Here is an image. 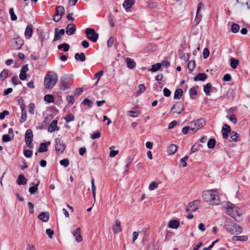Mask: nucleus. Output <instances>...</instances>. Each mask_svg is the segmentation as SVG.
<instances>
[{
	"instance_id": "nucleus-1",
	"label": "nucleus",
	"mask_w": 250,
	"mask_h": 250,
	"mask_svg": "<svg viewBox=\"0 0 250 250\" xmlns=\"http://www.w3.org/2000/svg\"><path fill=\"white\" fill-rule=\"evenodd\" d=\"M204 201L211 205H217L220 204V200L216 190L208 189L203 192Z\"/></svg>"
},
{
	"instance_id": "nucleus-2",
	"label": "nucleus",
	"mask_w": 250,
	"mask_h": 250,
	"mask_svg": "<svg viewBox=\"0 0 250 250\" xmlns=\"http://www.w3.org/2000/svg\"><path fill=\"white\" fill-rule=\"evenodd\" d=\"M227 209V213L234 218L236 221L240 219V215L238 208L230 203H228L225 206Z\"/></svg>"
},
{
	"instance_id": "nucleus-3",
	"label": "nucleus",
	"mask_w": 250,
	"mask_h": 250,
	"mask_svg": "<svg viewBox=\"0 0 250 250\" xmlns=\"http://www.w3.org/2000/svg\"><path fill=\"white\" fill-rule=\"evenodd\" d=\"M58 80L57 75L55 73L49 74L48 73L45 76L44 84L46 88H51L56 84Z\"/></svg>"
},
{
	"instance_id": "nucleus-4",
	"label": "nucleus",
	"mask_w": 250,
	"mask_h": 250,
	"mask_svg": "<svg viewBox=\"0 0 250 250\" xmlns=\"http://www.w3.org/2000/svg\"><path fill=\"white\" fill-rule=\"evenodd\" d=\"M206 125V122L203 118L196 120L190 123V130L195 132L203 127Z\"/></svg>"
},
{
	"instance_id": "nucleus-5",
	"label": "nucleus",
	"mask_w": 250,
	"mask_h": 250,
	"mask_svg": "<svg viewBox=\"0 0 250 250\" xmlns=\"http://www.w3.org/2000/svg\"><path fill=\"white\" fill-rule=\"evenodd\" d=\"M85 34L86 38L89 40L91 41L94 42H96L99 38L98 33H97L93 28H86L85 30Z\"/></svg>"
},
{
	"instance_id": "nucleus-6",
	"label": "nucleus",
	"mask_w": 250,
	"mask_h": 250,
	"mask_svg": "<svg viewBox=\"0 0 250 250\" xmlns=\"http://www.w3.org/2000/svg\"><path fill=\"white\" fill-rule=\"evenodd\" d=\"M71 84V81L67 76L62 77L60 81V88L62 90L68 89Z\"/></svg>"
},
{
	"instance_id": "nucleus-7",
	"label": "nucleus",
	"mask_w": 250,
	"mask_h": 250,
	"mask_svg": "<svg viewBox=\"0 0 250 250\" xmlns=\"http://www.w3.org/2000/svg\"><path fill=\"white\" fill-rule=\"evenodd\" d=\"M55 150L58 153L62 154L65 149L66 146L60 138L56 139Z\"/></svg>"
},
{
	"instance_id": "nucleus-8",
	"label": "nucleus",
	"mask_w": 250,
	"mask_h": 250,
	"mask_svg": "<svg viewBox=\"0 0 250 250\" xmlns=\"http://www.w3.org/2000/svg\"><path fill=\"white\" fill-rule=\"evenodd\" d=\"M23 43V40L21 38L18 36L13 40L12 47L14 49L18 50L21 47Z\"/></svg>"
},
{
	"instance_id": "nucleus-9",
	"label": "nucleus",
	"mask_w": 250,
	"mask_h": 250,
	"mask_svg": "<svg viewBox=\"0 0 250 250\" xmlns=\"http://www.w3.org/2000/svg\"><path fill=\"white\" fill-rule=\"evenodd\" d=\"M184 110V106L182 104L180 103H176L174 104L171 109V111L173 113L180 114Z\"/></svg>"
},
{
	"instance_id": "nucleus-10",
	"label": "nucleus",
	"mask_w": 250,
	"mask_h": 250,
	"mask_svg": "<svg viewBox=\"0 0 250 250\" xmlns=\"http://www.w3.org/2000/svg\"><path fill=\"white\" fill-rule=\"evenodd\" d=\"M222 135L224 139H227L229 137V133L230 134L231 129L230 127L227 124H224L223 126L222 129Z\"/></svg>"
},
{
	"instance_id": "nucleus-11",
	"label": "nucleus",
	"mask_w": 250,
	"mask_h": 250,
	"mask_svg": "<svg viewBox=\"0 0 250 250\" xmlns=\"http://www.w3.org/2000/svg\"><path fill=\"white\" fill-rule=\"evenodd\" d=\"M112 229L114 233H118L121 231V223L118 219L115 220V224L112 227Z\"/></svg>"
},
{
	"instance_id": "nucleus-12",
	"label": "nucleus",
	"mask_w": 250,
	"mask_h": 250,
	"mask_svg": "<svg viewBox=\"0 0 250 250\" xmlns=\"http://www.w3.org/2000/svg\"><path fill=\"white\" fill-rule=\"evenodd\" d=\"M76 30V27L74 24H68L66 28V33L68 35H71L74 34Z\"/></svg>"
},
{
	"instance_id": "nucleus-13",
	"label": "nucleus",
	"mask_w": 250,
	"mask_h": 250,
	"mask_svg": "<svg viewBox=\"0 0 250 250\" xmlns=\"http://www.w3.org/2000/svg\"><path fill=\"white\" fill-rule=\"evenodd\" d=\"M58 121L56 120H53L48 127V131L49 132H53L55 130H59L60 128L57 126Z\"/></svg>"
},
{
	"instance_id": "nucleus-14",
	"label": "nucleus",
	"mask_w": 250,
	"mask_h": 250,
	"mask_svg": "<svg viewBox=\"0 0 250 250\" xmlns=\"http://www.w3.org/2000/svg\"><path fill=\"white\" fill-rule=\"evenodd\" d=\"M33 32V30L32 25L31 24H28L26 26L24 32V35L25 36V38L28 39H30L32 35Z\"/></svg>"
},
{
	"instance_id": "nucleus-15",
	"label": "nucleus",
	"mask_w": 250,
	"mask_h": 250,
	"mask_svg": "<svg viewBox=\"0 0 250 250\" xmlns=\"http://www.w3.org/2000/svg\"><path fill=\"white\" fill-rule=\"evenodd\" d=\"M81 229L80 228H78L72 232L73 236L76 237V241L78 242H80L83 240L82 235L80 234Z\"/></svg>"
},
{
	"instance_id": "nucleus-16",
	"label": "nucleus",
	"mask_w": 250,
	"mask_h": 250,
	"mask_svg": "<svg viewBox=\"0 0 250 250\" xmlns=\"http://www.w3.org/2000/svg\"><path fill=\"white\" fill-rule=\"evenodd\" d=\"M135 0H125L124 1L123 6L126 11H128L131 7L134 4Z\"/></svg>"
},
{
	"instance_id": "nucleus-17",
	"label": "nucleus",
	"mask_w": 250,
	"mask_h": 250,
	"mask_svg": "<svg viewBox=\"0 0 250 250\" xmlns=\"http://www.w3.org/2000/svg\"><path fill=\"white\" fill-rule=\"evenodd\" d=\"M235 224H236L230 221H226L225 227L227 231L232 234V232L234 230V229H235Z\"/></svg>"
},
{
	"instance_id": "nucleus-18",
	"label": "nucleus",
	"mask_w": 250,
	"mask_h": 250,
	"mask_svg": "<svg viewBox=\"0 0 250 250\" xmlns=\"http://www.w3.org/2000/svg\"><path fill=\"white\" fill-rule=\"evenodd\" d=\"M50 144V142H47L46 143H42L40 144V147L38 149V152L40 153H42L45 151H47V146L49 145Z\"/></svg>"
},
{
	"instance_id": "nucleus-19",
	"label": "nucleus",
	"mask_w": 250,
	"mask_h": 250,
	"mask_svg": "<svg viewBox=\"0 0 250 250\" xmlns=\"http://www.w3.org/2000/svg\"><path fill=\"white\" fill-rule=\"evenodd\" d=\"M27 180L23 174H20L18 176L17 183L19 185H24L26 184Z\"/></svg>"
},
{
	"instance_id": "nucleus-20",
	"label": "nucleus",
	"mask_w": 250,
	"mask_h": 250,
	"mask_svg": "<svg viewBox=\"0 0 250 250\" xmlns=\"http://www.w3.org/2000/svg\"><path fill=\"white\" fill-rule=\"evenodd\" d=\"M207 78V75L204 73H198L194 78V81H204Z\"/></svg>"
},
{
	"instance_id": "nucleus-21",
	"label": "nucleus",
	"mask_w": 250,
	"mask_h": 250,
	"mask_svg": "<svg viewBox=\"0 0 250 250\" xmlns=\"http://www.w3.org/2000/svg\"><path fill=\"white\" fill-rule=\"evenodd\" d=\"M38 218L43 222H46L49 218V214L48 212H42L39 215Z\"/></svg>"
},
{
	"instance_id": "nucleus-22",
	"label": "nucleus",
	"mask_w": 250,
	"mask_h": 250,
	"mask_svg": "<svg viewBox=\"0 0 250 250\" xmlns=\"http://www.w3.org/2000/svg\"><path fill=\"white\" fill-rule=\"evenodd\" d=\"M230 139H231L230 141L231 142H236L240 141V135L236 132L234 131H231L230 132Z\"/></svg>"
},
{
	"instance_id": "nucleus-23",
	"label": "nucleus",
	"mask_w": 250,
	"mask_h": 250,
	"mask_svg": "<svg viewBox=\"0 0 250 250\" xmlns=\"http://www.w3.org/2000/svg\"><path fill=\"white\" fill-rule=\"evenodd\" d=\"M125 62L127 67L130 69H133L136 66L135 62L130 58H127L125 59Z\"/></svg>"
},
{
	"instance_id": "nucleus-24",
	"label": "nucleus",
	"mask_w": 250,
	"mask_h": 250,
	"mask_svg": "<svg viewBox=\"0 0 250 250\" xmlns=\"http://www.w3.org/2000/svg\"><path fill=\"white\" fill-rule=\"evenodd\" d=\"M9 74V71L7 69H4L0 73V81H3L7 78Z\"/></svg>"
},
{
	"instance_id": "nucleus-25",
	"label": "nucleus",
	"mask_w": 250,
	"mask_h": 250,
	"mask_svg": "<svg viewBox=\"0 0 250 250\" xmlns=\"http://www.w3.org/2000/svg\"><path fill=\"white\" fill-rule=\"evenodd\" d=\"M179 222L176 220H173L169 221L168 223V227L170 228L176 229L179 226Z\"/></svg>"
},
{
	"instance_id": "nucleus-26",
	"label": "nucleus",
	"mask_w": 250,
	"mask_h": 250,
	"mask_svg": "<svg viewBox=\"0 0 250 250\" xmlns=\"http://www.w3.org/2000/svg\"><path fill=\"white\" fill-rule=\"evenodd\" d=\"M199 203V201L195 200L189 203L188 205L190 208H191V211H194L198 208V204Z\"/></svg>"
},
{
	"instance_id": "nucleus-27",
	"label": "nucleus",
	"mask_w": 250,
	"mask_h": 250,
	"mask_svg": "<svg viewBox=\"0 0 250 250\" xmlns=\"http://www.w3.org/2000/svg\"><path fill=\"white\" fill-rule=\"evenodd\" d=\"M177 150V146L174 144H171L168 148L167 152L169 154H174Z\"/></svg>"
},
{
	"instance_id": "nucleus-28",
	"label": "nucleus",
	"mask_w": 250,
	"mask_h": 250,
	"mask_svg": "<svg viewBox=\"0 0 250 250\" xmlns=\"http://www.w3.org/2000/svg\"><path fill=\"white\" fill-rule=\"evenodd\" d=\"M75 59L77 61H81V62H84L85 59V55L83 53H77L75 55Z\"/></svg>"
},
{
	"instance_id": "nucleus-29",
	"label": "nucleus",
	"mask_w": 250,
	"mask_h": 250,
	"mask_svg": "<svg viewBox=\"0 0 250 250\" xmlns=\"http://www.w3.org/2000/svg\"><path fill=\"white\" fill-rule=\"evenodd\" d=\"M212 90V85L210 83H207L204 86V91L207 95H209Z\"/></svg>"
},
{
	"instance_id": "nucleus-30",
	"label": "nucleus",
	"mask_w": 250,
	"mask_h": 250,
	"mask_svg": "<svg viewBox=\"0 0 250 250\" xmlns=\"http://www.w3.org/2000/svg\"><path fill=\"white\" fill-rule=\"evenodd\" d=\"M39 181L38 182V184L36 185H35L34 183H32L30 184V187L29 189V191L31 194H34L36 191H37L38 189V187L39 185Z\"/></svg>"
},
{
	"instance_id": "nucleus-31",
	"label": "nucleus",
	"mask_w": 250,
	"mask_h": 250,
	"mask_svg": "<svg viewBox=\"0 0 250 250\" xmlns=\"http://www.w3.org/2000/svg\"><path fill=\"white\" fill-rule=\"evenodd\" d=\"M57 15L62 17L64 13V8L62 6H58L56 7Z\"/></svg>"
},
{
	"instance_id": "nucleus-32",
	"label": "nucleus",
	"mask_w": 250,
	"mask_h": 250,
	"mask_svg": "<svg viewBox=\"0 0 250 250\" xmlns=\"http://www.w3.org/2000/svg\"><path fill=\"white\" fill-rule=\"evenodd\" d=\"M233 241H247L248 239V238L246 235L243 236H233L232 238Z\"/></svg>"
},
{
	"instance_id": "nucleus-33",
	"label": "nucleus",
	"mask_w": 250,
	"mask_h": 250,
	"mask_svg": "<svg viewBox=\"0 0 250 250\" xmlns=\"http://www.w3.org/2000/svg\"><path fill=\"white\" fill-rule=\"evenodd\" d=\"M183 93V92L182 89H176L174 92V99L178 100L180 99L182 97Z\"/></svg>"
},
{
	"instance_id": "nucleus-34",
	"label": "nucleus",
	"mask_w": 250,
	"mask_h": 250,
	"mask_svg": "<svg viewBox=\"0 0 250 250\" xmlns=\"http://www.w3.org/2000/svg\"><path fill=\"white\" fill-rule=\"evenodd\" d=\"M33 134L31 129H28L25 134V140H33Z\"/></svg>"
},
{
	"instance_id": "nucleus-35",
	"label": "nucleus",
	"mask_w": 250,
	"mask_h": 250,
	"mask_svg": "<svg viewBox=\"0 0 250 250\" xmlns=\"http://www.w3.org/2000/svg\"><path fill=\"white\" fill-rule=\"evenodd\" d=\"M161 67V64L160 63H157L155 64H153L151 68L148 69L149 71H151L152 72H156L158 71Z\"/></svg>"
},
{
	"instance_id": "nucleus-36",
	"label": "nucleus",
	"mask_w": 250,
	"mask_h": 250,
	"mask_svg": "<svg viewBox=\"0 0 250 250\" xmlns=\"http://www.w3.org/2000/svg\"><path fill=\"white\" fill-rule=\"evenodd\" d=\"M69 45L68 44L64 43L62 44H60L58 46V49L61 50L63 49V51L67 52L69 49Z\"/></svg>"
},
{
	"instance_id": "nucleus-37",
	"label": "nucleus",
	"mask_w": 250,
	"mask_h": 250,
	"mask_svg": "<svg viewBox=\"0 0 250 250\" xmlns=\"http://www.w3.org/2000/svg\"><path fill=\"white\" fill-rule=\"evenodd\" d=\"M239 64V61L235 59L232 58L230 59V66L233 69L237 68Z\"/></svg>"
},
{
	"instance_id": "nucleus-38",
	"label": "nucleus",
	"mask_w": 250,
	"mask_h": 250,
	"mask_svg": "<svg viewBox=\"0 0 250 250\" xmlns=\"http://www.w3.org/2000/svg\"><path fill=\"white\" fill-rule=\"evenodd\" d=\"M243 231V229L239 225L235 224V229H234L233 231L232 232V234H240Z\"/></svg>"
},
{
	"instance_id": "nucleus-39",
	"label": "nucleus",
	"mask_w": 250,
	"mask_h": 250,
	"mask_svg": "<svg viewBox=\"0 0 250 250\" xmlns=\"http://www.w3.org/2000/svg\"><path fill=\"white\" fill-rule=\"evenodd\" d=\"M215 144H216V140L215 139H213V138L210 139L208 141V144H207L208 147L209 148H213L214 147Z\"/></svg>"
},
{
	"instance_id": "nucleus-40",
	"label": "nucleus",
	"mask_w": 250,
	"mask_h": 250,
	"mask_svg": "<svg viewBox=\"0 0 250 250\" xmlns=\"http://www.w3.org/2000/svg\"><path fill=\"white\" fill-rule=\"evenodd\" d=\"M44 100L48 103H51L54 102V97L52 95L47 94L44 97Z\"/></svg>"
},
{
	"instance_id": "nucleus-41",
	"label": "nucleus",
	"mask_w": 250,
	"mask_h": 250,
	"mask_svg": "<svg viewBox=\"0 0 250 250\" xmlns=\"http://www.w3.org/2000/svg\"><path fill=\"white\" fill-rule=\"evenodd\" d=\"M200 148V145L199 144H194L191 148V153H195L198 151Z\"/></svg>"
},
{
	"instance_id": "nucleus-42",
	"label": "nucleus",
	"mask_w": 250,
	"mask_h": 250,
	"mask_svg": "<svg viewBox=\"0 0 250 250\" xmlns=\"http://www.w3.org/2000/svg\"><path fill=\"white\" fill-rule=\"evenodd\" d=\"M74 116L71 114H67L65 117L64 119L67 123H69L74 120Z\"/></svg>"
},
{
	"instance_id": "nucleus-43",
	"label": "nucleus",
	"mask_w": 250,
	"mask_h": 250,
	"mask_svg": "<svg viewBox=\"0 0 250 250\" xmlns=\"http://www.w3.org/2000/svg\"><path fill=\"white\" fill-rule=\"evenodd\" d=\"M240 27L239 25L236 23H233L231 27V31L234 33H236L238 32Z\"/></svg>"
},
{
	"instance_id": "nucleus-44",
	"label": "nucleus",
	"mask_w": 250,
	"mask_h": 250,
	"mask_svg": "<svg viewBox=\"0 0 250 250\" xmlns=\"http://www.w3.org/2000/svg\"><path fill=\"white\" fill-rule=\"evenodd\" d=\"M189 94L190 95V98L192 99H193L194 98V96L197 95V92L195 88L192 87L189 89Z\"/></svg>"
},
{
	"instance_id": "nucleus-45",
	"label": "nucleus",
	"mask_w": 250,
	"mask_h": 250,
	"mask_svg": "<svg viewBox=\"0 0 250 250\" xmlns=\"http://www.w3.org/2000/svg\"><path fill=\"white\" fill-rule=\"evenodd\" d=\"M195 67V62L194 61H190L188 64V68L190 71L193 70Z\"/></svg>"
},
{
	"instance_id": "nucleus-46",
	"label": "nucleus",
	"mask_w": 250,
	"mask_h": 250,
	"mask_svg": "<svg viewBox=\"0 0 250 250\" xmlns=\"http://www.w3.org/2000/svg\"><path fill=\"white\" fill-rule=\"evenodd\" d=\"M60 164L61 166L66 167L69 164V161L68 159H63L60 161Z\"/></svg>"
},
{
	"instance_id": "nucleus-47",
	"label": "nucleus",
	"mask_w": 250,
	"mask_h": 250,
	"mask_svg": "<svg viewBox=\"0 0 250 250\" xmlns=\"http://www.w3.org/2000/svg\"><path fill=\"white\" fill-rule=\"evenodd\" d=\"M96 186L94 184V179L92 178L91 180V189L94 200H95L96 197Z\"/></svg>"
},
{
	"instance_id": "nucleus-48",
	"label": "nucleus",
	"mask_w": 250,
	"mask_h": 250,
	"mask_svg": "<svg viewBox=\"0 0 250 250\" xmlns=\"http://www.w3.org/2000/svg\"><path fill=\"white\" fill-rule=\"evenodd\" d=\"M66 101L68 104L70 105H73L75 102V99L72 96L68 95L66 98Z\"/></svg>"
},
{
	"instance_id": "nucleus-49",
	"label": "nucleus",
	"mask_w": 250,
	"mask_h": 250,
	"mask_svg": "<svg viewBox=\"0 0 250 250\" xmlns=\"http://www.w3.org/2000/svg\"><path fill=\"white\" fill-rule=\"evenodd\" d=\"M57 31H58V28H55V36H54V38L53 39V42H55L58 40H60V42H61L62 41V39L61 37V35L57 33Z\"/></svg>"
},
{
	"instance_id": "nucleus-50",
	"label": "nucleus",
	"mask_w": 250,
	"mask_h": 250,
	"mask_svg": "<svg viewBox=\"0 0 250 250\" xmlns=\"http://www.w3.org/2000/svg\"><path fill=\"white\" fill-rule=\"evenodd\" d=\"M158 187V185L155 182H152L150 183L149 185V189L150 190H153L157 188Z\"/></svg>"
},
{
	"instance_id": "nucleus-51",
	"label": "nucleus",
	"mask_w": 250,
	"mask_h": 250,
	"mask_svg": "<svg viewBox=\"0 0 250 250\" xmlns=\"http://www.w3.org/2000/svg\"><path fill=\"white\" fill-rule=\"evenodd\" d=\"M18 78L17 76H13L11 78V82L14 85H17L18 84H21V82L19 81L18 83Z\"/></svg>"
},
{
	"instance_id": "nucleus-52",
	"label": "nucleus",
	"mask_w": 250,
	"mask_h": 250,
	"mask_svg": "<svg viewBox=\"0 0 250 250\" xmlns=\"http://www.w3.org/2000/svg\"><path fill=\"white\" fill-rule=\"evenodd\" d=\"M26 118H27V114H26V111L21 112V116L20 119V122L21 123H23L25 122V121L26 120Z\"/></svg>"
},
{
	"instance_id": "nucleus-53",
	"label": "nucleus",
	"mask_w": 250,
	"mask_h": 250,
	"mask_svg": "<svg viewBox=\"0 0 250 250\" xmlns=\"http://www.w3.org/2000/svg\"><path fill=\"white\" fill-rule=\"evenodd\" d=\"M32 151L30 149L24 150L23 152L24 155L26 158H30L32 155Z\"/></svg>"
},
{
	"instance_id": "nucleus-54",
	"label": "nucleus",
	"mask_w": 250,
	"mask_h": 250,
	"mask_svg": "<svg viewBox=\"0 0 250 250\" xmlns=\"http://www.w3.org/2000/svg\"><path fill=\"white\" fill-rule=\"evenodd\" d=\"M138 88H139V91L138 92V94H140L142 93L146 89V87L144 84H140L138 85Z\"/></svg>"
},
{
	"instance_id": "nucleus-55",
	"label": "nucleus",
	"mask_w": 250,
	"mask_h": 250,
	"mask_svg": "<svg viewBox=\"0 0 250 250\" xmlns=\"http://www.w3.org/2000/svg\"><path fill=\"white\" fill-rule=\"evenodd\" d=\"M147 5L149 8H155L157 6V3L150 0L147 1Z\"/></svg>"
},
{
	"instance_id": "nucleus-56",
	"label": "nucleus",
	"mask_w": 250,
	"mask_h": 250,
	"mask_svg": "<svg viewBox=\"0 0 250 250\" xmlns=\"http://www.w3.org/2000/svg\"><path fill=\"white\" fill-rule=\"evenodd\" d=\"M9 13L11 16V19L12 21H15L17 20V17L16 14L14 13V10L13 8H11L9 10Z\"/></svg>"
},
{
	"instance_id": "nucleus-57",
	"label": "nucleus",
	"mask_w": 250,
	"mask_h": 250,
	"mask_svg": "<svg viewBox=\"0 0 250 250\" xmlns=\"http://www.w3.org/2000/svg\"><path fill=\"white\" fill-rule=\"evenodd\" d=\"M188 155H186L184 157L182 158L180 160V162L182 165V167H184L187 166L186 161L188 159Z\"/></svg>"
},
{
	"instance_id": "nucleus-58",
	"label": "nucleus",
	"mask_w": 250,
	"mask_h": 250,
	"mask_svg": "<svg viewBox=\"0 0 250 250\" xmlns=\"http://www.w3.org/2000/svg\"><path fill=\"white\" fill-rule=\"evenodd\" d=\"M101 133L99 131H97L95 133H94L93 134L91 135L90 138L93 140H95V139L100 138L101 137Z\"/></svg>"
},
{
	"instance_id": "nucleus-59",
	"label": "nucleus",
	"mask_w": 250,
	"mask_h": 250,
	"mask_svg": "<svg viewBox=\"0 0 250 250\" xmlns=\"http://www.w3.org/2000/svg\"><path fill=\"white\" fill-rule=\"evenodd\" d=\"M83 104L84 105L88 106L89 107H91L93 105L92 101L88 99H85L83 101Z\"/></svg>"
},
{
	"instance_id": "nucleus-60",
	"label": "nucleus",
	"mask_w": 250,
	"mask_h": 250,
	"mask_svg": "<svg viewBox=\"0 0 250 250\" xmlns=\"http://www.w3.org/2000/svg\"><path fill=\"white\" fill-rule=\"evenodd\" d=\"M35 104L33 103H30L29 105V112L31 114H34L35 111Z\"/></svg>"
},
{
	"instance_id": "nucleus-61",
	"label": "nucleus",
	"mask_w": 250,
	"mask_h": 250,
	"mask_svg": "<svg viewBox=\"0 0 250 250\" xmlns=\"http://www.w3.org/2000/svg\"><path fill=\"white\" fill-rule=\"evenodd\" d=\"M115 41V39L112 37H111L107 41V46L108 47H110L112 46V45H113L114 42Z\"/></svg>"
},
{
	"instance_id": "nucleus-62",
	"label": "nucleus",
	"mask_w": 250,
	"mask_h": 250,
	"mask_svg": "<svg viewBox=\"0 0 250 250\" xmlns=\"http://www.w3.org/2000/svg\"><path fill=\"white\" fill-rule=\"evenodd\" d=\"M209 50L207 48H204L203 50V55L204 58L207 59L209 56Z\"/></svg>"
},
{
	"instance_id": "nucleus-63",
	"label": "nucleus",
	"mask_w": 250,
	"mask_h": 250,
	"mask_svg": "<svg viewBox=\"0 0 250 250\" xmlns=\"http://www.w3.org/2000/svg\"><path fill=\"white\" fill-rule=\"evenodd\" d=\"M163 92L164 96L167 97H169L171 95V91L166 87L164 89Z\"/></svg>"
},
{
	"instance_id": "nucleus-64",
	"label": "nucleus",
	"mask_w": 250,
	"mask_h": 250,
	"mask_svg": "<svg viewBox=\"0 0 250 250\" xmlns=\"http://www.w3.org/2000/svg\"><path fill=\"white\" fill-rule=\"evenodd\" d=\"M11 140L10 137L7 134H4L2 136V141L3 142H8Z\"/></svg>"
}]
</instances>
